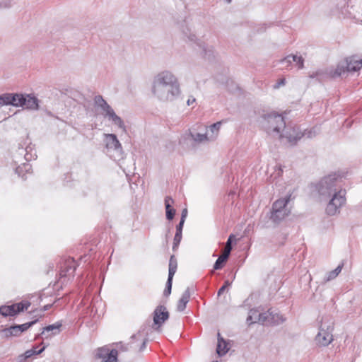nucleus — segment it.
Listing matches in <instances>:
<instances>
[{
	"label": "nucleus",
	"mask_w": 362,
	"mask_h": 362,
	"mask_svg": "<svg viewBox=\"0 0 362 362\" xmlns=\"http://www.w3.org/2000/svg\"><path fill=\"white\" fill-rule=\"evenodd\" d=\"M153 93L165 95L167 98L169 94L173 96L178 94L179 86L174 76L167 71L158 74L153 83Z\"/></svg>",
	"instance_id": "1"
},
{
	"label": "nucleus",
	"mask_w": 362,
	"mask_h": 362,
	"mask_svg": "<svg viewBox=\"0 0 362 362\" xmlns=\"http://www.w3.org/2000/svg\"><path fill=\"white\" fill-rule=\"evenodd\" d=\"M345 191L335 192L332 198L328 203L325 211L329 216H334L339 212L340 207L345 204Z\"/></svg>",
	"instance_id": "2"
},
{
	"label": "nucleus",
	"mask_w": 362,
	"mask_h": 362,
	"mask_svg": "<svg viewBox=\"0 0 362 362\" xmlns=\"http://www.w3.org/2000/svg\"><path fill=\"white\" fill-rule=\"evenodd\" d=\"M95 104L100 107L106 117H108L116 125L119 127H124L122 119L117 116L111 107L103 98L102 96L98 95L94 99Z\"/></svg>",
	"instance_id": "3"
},
{
	"label": "nucleus",
	"mask_w": 362,
	"mask_h": 362,
	"mask_svg": "<svg viewBox=\"0 0 362 362\" xmlns=\"http://www.w3.org/2000/svg\"><path fill=\"white\" fill-rule=\"evenodd\" d=\"M291 199V195L286 198L277 199L272 205V219L274 221H279L288 215L285 207Z\"/></svg>",
	"instance_id": "4"
},
{
	"label": "nucleus",
	"mask_w": 362,
	"mask_h": 362,
	"mask_svg": "<svg viewBox=\"0 0 362 362\" xmlns=\"http://www.w3.org/2000/svg\"><path fill=\"white\" fill-rule=\"evenodd\" d=\"M30 306V303L28 300H23L11 305H2L0 307V314L4 317L15 316L27 310Z\"/></svg>",
	"instance_id": "5"
},
{
	"label": "nucleus",
	"mask_w": 362,
	"mask_h": 362,
	"mask_svg": "<svg viewBox=\"0 0 362 362\" xmlns=\"http://www.w3.org/2000/svg\"><path fill=\"white\" fill-rule=\"evenodd\" d=\"M267 122L269 134H270L272 132L279 134L281 129L285 128L284 119L280 115L268 116Z\"/></svg>",
	"instance_id": "6"
},
{
	"label": "nucleus",
	"mask_w": 362,
	"mask_h": 362,
	"mask_svg": "<svg viewBox=\"0 0 362 362\" xmlns=\"http://www.w3.org/2000/svg\"><path fill=\"white\" fill-rule=\"evenodd\" d=\"M76 270V262L73 258H67L63 261L60 266L59 279L74 277Z\"/></svg>",
	"instance_id": "7"
},
{
	"label": "nucleus",
	"mask_w": 362,
	"mask_h": 362,
	"mask_svg": "<svg viewBox=\"0 0 362 362\" xmlns=\"http://www.w3.org/2000/svg\"><path fill=\"white\" fill-rule=\"evenodd\" d=\"M169 317V313L166 308L163 305L158 306L153 312V328L156 331H160L163 323Z\"/></svg>",
	"instance_id": "8"
},
{
	"label": "nucleus",
	"mask_w": 362,
	"mask_h": 362,
	"mask_svg": "<svg viewBox=\"0 0 362 362\" xmlns=\"http://www.w3.org/2000/svg\"><path fill=\"white\" fill-rule=\"evenodd\" d=\"M343 70L337 71L339 75L341 74L345 70L347 71H357L362 67V59L358 56L354 55L349 57L345 60V66H342Z\"/></svg>",
	"instance_id": "9"
},
{
	"label": "nucleus",
	"mask_w": 362,
	"mask_h": 362,
	"mask_svg": "<svg viewBox=\"0 0 362 362\" xmlns=\"http://www.w3.org/2000/svg\"><path fill=\"white\" fill-rule=\"evenodd\" d=\"M177 262L175 257L172 255L170 258L169 261V273H168V279L166 283V288L164 290V295L168 296L171 293L172 284H173V279L177 271Z\"/></svg>",
	"instance_id": "10"
},
{
	"label": "nucleus",
	"mask_w": 362,
	"mask_h": 362,
	"mask_svg": "<svg viewBox=\"0 0 362 362\" xmlns=\"http://www.w3.org/2000/svg\"><path fill=\"white\" fill-rule=\"evenodd\" d=\"M118 351L116 349L109 351L107 349L100 348L98 350L96 357L101 359V362H117Z\"/></svg>",
	"instance_id": "11"
},
{
	"label": "nucleus",
	"mask_w": 362,
	"mask_h": 362,
	"mask_svg": "<svg viewBox=\"0 0 362 362\" xmlns=\"http://www.w3.org/2000/svg\"><path fill=\"white\" fill-rule=\"evenodd\" d=\"M332 331V327L330 326H328L326 329L321 328L316 337L317 342L324 346L329 345L333 340Z\"/></svg>",
	"instance_id": "12"
},
{
	"label": "nucleus",
	"mask_w": 362,
	"mask_h": 362,
	"mask_svg": "<svg viewBox=\"0 0 362 362\" xmlns=\"http://www.w3.org/2000/svg\"><path fill=\"white\" fill-rule=\"evenodd\" d=\"M105 136L106 147L107 148H112L115 150L122 148L121 144L118 141L116 135L113 134H107L105 135Z\"/></svg>",
	"instance_id": "13"
},
{
	"label": "nucleus",
	"mask_w": 362,
	"mask_h": 362,
	"mask_svg": "<svg viewBox=\"0 0 362 362\" xmlns=\"http://www.w3.org/2000/svg\"><path fill=\"white\" fill-rule=\"evenodd\" d=\"M330 180L331 179L329 177H327L321 182L318 189V192L320 195L324 196L326 195L327 194L328 195H330L331 193L333 192V186L331 184H329Z\"/></svg>",
	"instance_id": "14"
},
{
	"label": "nucleus",
	"mask_w": 362,
	"mask_h": 362,
	"mask_svg": "<svg viewBox=\"0 0 362 362\" xmlns=\"http://www.w3.org/2000/svg\"><path fill=\"white\" fill-rule=\"evenodd\" d=\"M229 350L228 342H226L221 337V334H218V343L216 347V353L218 356H221L225 355Z\"/></svg>",
	"instance_id": "15"
},
{
	"label": "nucleus",
	"mask_w": 362,
	"mask_h": 362,
	"mask_svg": "<svg viewBox=\"0 0 362 362\" xmlns=\"http://www.w3.org/2000/svg\"><path fill=\"white\" fill-rule=\"evenodd\" d=\"M292 61L296 62V66H298V69H300L303 68L304 60L303 57L300 56L298 57L296 55H288L286 57L282 59L281 62L287 63L286 67H288L291 64Z\"/></svg>",
	"instance_id": "16"
},
{
	"label": "nucleus",
	"mask_w": 362,
	"mask_h": 362,
	"mask_svg": "<svg viewBox=\"0 0 362 362\" xmlns=\"http://www.w3.org/2000/svg\"><path fill=\"white\" fill-rule=\"evenodd\" d=\"M303 136V134L298 132L296 129H292L287 130L286 132V137L288 139V141L291 144H294L296 143L298 140L301 139Z\"/></svg>",
	"instance_id": "17"
},
{
	"label": "nucleus",
	"mask_w": 362,
	"mask_h": 362,
	"mask_svg": "<svg viewBox=\"0 0 362 362\" xmlns=\"http://www.w3.org/2000/svg\"><path fill=\"white\" fill-rule=\"evenodd\" d=\"M25 101L23 102V107L27 109L35 110L38 108L37 99L30 95H24Z\"/></svg>",
	"instance_id": "18"
},
{
	"label": "nucleus",
	"mask_w": 362,
	"mask_h": 362,
	"mask_svg": "<svg viewBox=\"0 0 362 362\" xmlns=\"http://www.w3.org/2000/svg\"><path fill=\"white\" fill-rule=\"evenodd\" d=\"M174 200L170 197H166L165 199V206L166 211V218L168 220H172L175 214V210L172 207Z\"/></svg>",
	"instance_id": "19"
},
{
	"label": "nucleus",
	"mask_w": 362,
	"mask_h": 362,
	"mask_svg": "<svg viewBox=\"0 0 362 362\" xmlns=\"http://www.w3.org/2000/svg\"><path fill=\"white\" fill-rule=\"evenodd\" d=\"M189 298H190V293H189V289L187 288L182 293L181 298H180V300L177 302V309L178 311H183L185 309L186 305L189 300Z\"/></svg>",
	"instance_id": "20"
},
{
	"label": "nucleus",
	"mask_w": 362,
	"mask_h": 362,
	"mask_svg": "<svg viewBox=\"0 0 362 362\" xmlns=\"http://www.w3.org/2000/svg\"><path fill=\"white\" fill-rule=\"evenodd\" d=\"M11 105L16 107H23V102L25 101L24 95L22 94L10 93Z\"/></svg>",
	"instance_id": "21"
},
{
	"label": "nucleus",
	"mask_w": 362,
	"mask_h": 362,
	"mask_svg": "<svg viewBox=\"0 0 362 362\" xmlns=\"http://www.w3.org/2000/svg\"><path fill=\"white\" fill-rule=\"evenodd\" d=\"M20 329H18L17 325L11 326L8 328H6L2 330L3 333L4 334L5 337H11L13 336H18L20 335Z\"/></svg>",
	"instance_id": "22"
},
{
	"label": "nucleus",
	"mask_w": 362,
	"mask_h": 362,
	"mask_svg": "<svg viewBox=\"0 0 362 362\" xmlns=\"http://www.w3.org/2000/svg\"><path fill=\"white\" fill-rule=\"evenodd\" d=\"M61 327H62V323H60V322H57L54 325L47 326L46 327L44 328L43 331L42 332V334H45L46 332H53V333H52L53 334H58L60 332Z\"/></svg>",
	"instance_id": "23"
},
{
	"label": "nucleus",
	"mask_w": 362,
	"mask_h": 362,
	"mask_svg": "<svg viewBox=\"0 0 362 362\" xmlns=\"http://www.w3.org/2000/svg\"><path fill=\"white\" fill-rule=\"evenodd\" d=\"M235 236L233 234L230 235V236L226 243L224 250L222 252V255L227 257L228 258V257L230 254L231 250H232V246H231L232 242L233 240H235Z\"/></svg>",
	"instance_id": "24"
},
{
	"label": "nucleus",
	"mask_w": 362,
	"mask_h": 362,
	"mask_svg": "<svg viewBox=\"0 0 362 362\" xmlns=\"http://www.w3.org/2000/svg\"><path fill=\"white\" fill-rule=\"evenodd\" d=\"M37 348H38V346H36V347H33L31 349L27 350L24 354V358L27 359L34 355L40 354L45 349V346H43L40 349H38Z\"/></svg>",
	"instance_id": "25"
},
{
	"label": "nucleus",
	"mask_w": 362,
	"mask_h": 362,
	"mask_svg": "<svg viewBox=\"0 0 362 362\" xmlns=\"http://www.w3.org/2000/svg\"><path fill=\"white\" fill-rule=\"evenodd\" d=\"M228 257L221 254L214 264V269L217 270L222 269Z\"/></svg>",
	"instance_id": "26"
},
{
	"label": "nucleus",
	"mask_w": 362,
	"mask_h": 362,
	"mask_svg": "<svg viewBox=\"0 0 362 362\" xmlns=\"http://www.w3.org/2000/svg\"><path fill=\"white\" fill-rule=\"evenodd\" d=\"M343 267V264L339 265L335 269L331 271L328 274V276L327 278V281H330L334 278H336L339 274L341 272Z\"/></svg>",
	"instance_id": "27"
},
{
	"label": "nucleus",
	"mask_w": 362,
	"mask_h": 362,
	"mask_svg": "<svg viewBox=\"0 0 362 362\" xmlns=\"http://www.w3.org/2000/svg\"><path fill=\"white\" fill-rule=\"evenodd\" d=\"M11 105L10 93H5L0 95V106Z\"/></svg>",
	"instance_id": "28"
},
{
	"label": "nucleus",
	"mask_w": 362,
	"mask_h": 362,
	"mask_svg": "<svg viewBox=\"0 0 362 362\" xmlns=\"http://www.w3.org/2000/svg\"><path fill=\"white\" fill-rule=\"evenodd\" d=\"M191 136L195 141L202 142V141L208 140V137H207L206 134H199V133H197L196 134H192Z\"/></svg>",
	"instance_id": "29"
},
{
	"label": "nucleus",
	"mask_w": 362,
	"mask_h": 362,
	"mask_svg": "<svg viewBox=\"0 0 362 362\" xmlns=\"http://www.w3.org/2000/svg\"><path fill=\"white\" fill-rule=\"evenodd\" d=\"M37 322V320H35V321H32V322H27V323H24L23 325H17L18 327V329H19L20 330V334H21L23 332H25L26 331L28 328H30L32 325H33L34 324H35Z\"/></svg>",
	"instance_id": "30"
},
{
	"label": "nucleus",
	"mask_w": 362,
	"mask_h": 362,
	"mask_svg": "<svg viewBox=\"0 0 362 362\" xmlns=\"http://www.w3.org/2000/svg\"><path fill=\"white\" fill-rule=\"evenodd\" d=\"M182 239V233H176L173 240V250H175L178 247Z\"/></svg>",
	"instance_id": "31"
},
{
	"label": "nucleus",
	"mask_w": 362,
	"mask_h": 362,
	"mask_svg": "<svg viewBox=\"0 0 362 362\" xmlns=\"http://www.w3.org/2000/svg\"><path fill=\"white\" fill-rule=\"evenodd\" d=\"M185 220V215L182 214L180 223L176 227V233H182L183 224Z\"/></svg>",
	"instance_id": "32"
},
{
	"label": "nucleus",
	"mask_w": 362,
	"mask_h": 362,
	"mask_svg": "<svg viewBox=\"0 0 362 362\" xmlns=\"http://www.w3.org/2000/svg\"><path fill=\"white\" fill-rule=\"evenodd\" d=\"M31 167L30 165L28 164H23L22 166H18L17 168H16V172L20 175L21 174V171L23 170V169H25L26 171H29L30 170Z\"/></svg>",
	"instance_id": "33"
},
{
	"label": "nucleus",
	"mask_w": 362,
	"mask_h": 362,
	"mask_svg": "<svg viewBox=\"0 0 362 362\" xmlns=\"http://www.w3.org/2000/svg\"><path fill=\"white\" fill-rule=\"evenodd\" d=\"M286 83V79L284 78H280L277 81L276 83L274 86V88L277 89L281 86H284Z\"/></svg>",
	"instance_id": "34"
},
{
	"label": "nucleus",
	"mask_w": 362,
	"mask_h": 362,
	"mask_svg": "<svg viewBox=\"0 0 362 362\" xmlns=\"http://www.w3.org/2000/svg\"><path fill=\"white\" fill-rule=\"evenodd\" d=\"M220 126H221V122H218L216 123H214V124H212L210 127L211 131L212 132H216L217 133L218 129H219V128H220Z\"/></svg>",
	"instance_id": "35"
},
{
	"label": "nucleus",
	"mask_w": 362,
	"mask_h": 362,
	"mask_svg": "<svg viewBox=\"0 0 362 362\" xmlns=\"http://www.w3.org/2000/svg\"><path fill=\"white\" fill-rule=\"evenodd\" d=\"M226 286H222L218 291V296H221L226 291Z\"/></svg>",
	"instance_id": "36"
},
{
	"label": "nucleus",
	"mask_w": 362,
	"mask_h": 362,
	"mask_svg": "<svg viewBox=\"0 0 362 362\" xmlns=\"http://www.w3.org/2000/svg\"><path fill=\"white\" fill-rule=\"evenodd\" d=\"M230 285V283L229 282V281L227 280L224 282V284L223 286H226V288H227Z\"/></svg>",
	"instance_id": "37"
},
{
	"label": "nucleus",
	"mask_w": 362,
	"mask_h": 362,
	"mask_svg": "<svg viewBox=\"0 0 362 362\" xmlns=\"http://www.w3.org/2000/svg\"><path fill=\"white\" fill-rule=\"evenodd\" d=\"M194 100H195L194 99H192V100L189 99L187 100V105H190L191 104H192L193 102H194Z\"/></svg>",
	"instance_id": "38"
},
{
	"label": "nucleus",
	"mask_w": 362,
	"mask_h": 362,
	"mask_svg": "<svg viewBox=\"0 0 362 362\" xmlns=\"http://www.w3.org/2000/svg\"><path fill=\"white\" fill-rule=\"evenodd\" d=\"M182 214L185 215V216H187V210L186 209L182 211Z\"/></svg>",
	"instance_id": "39"
},
{
	"label": "nucleus",
	"mask_w": 362,
	"mask_h": 362,
	"mask_svg": "<svg viewBox=\"0 0 362 362\" xmlns=\"http://www.w3.org/2000/svg\"><path fill=\"white\" fill-rule=\"evenodd\" d=\"M226 1H227L228 3H230V2L231 1V0H226Z\"/></svg>",
	"instance_id": "40"
}]
</instances>
